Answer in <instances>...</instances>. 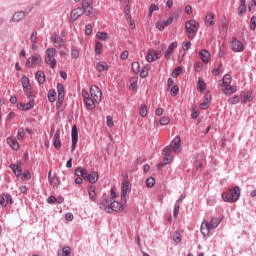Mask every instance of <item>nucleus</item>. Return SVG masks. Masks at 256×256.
I'll use <instances>...</instances> for the list:
<instances>
[{
    "label": "nucleus",
    "mask_w": 256,
    "mask_h": 256,
    "mask_svg": "<svg viewBox=\"0 0 256 256\" xmlns=\"http://www.w3.org/2000/svg\"><path fill=\"white\" fill-rule=\"evenodd\" d=\"M21 83H22V87H24L25 89H29V78L26 76H23L21 78Z\"/></svg>",
    "instance_id": "3c124183"
},
{
    "label": "nucleus",
    "mask_w": 256,
    "mask_h": 256,
    "mask_svg": "<svg viewBox=\"0 0 256 256\" xmlns=\"http://www.w3.org/2000/svg\"><path fill=\"white\" fill-rule=\"evenodd\" d=\"M72 137V152L75 151L77 147V142L79 141V131L77 130V126L73 125L71 130Z\"/></svg>",
    "instance_id": "f8f14e48"
},
{
    "label": "nucleus",
    "mask_w": 256,
    "mask_h": 256,
    "mask_svg": "<svg viewBox=\"0 0 256 256\" xmlns=\"http://www.w3.org/2000/svg\"><path fill=\"white\" fill-rule=\"evenodd\" d=\"M97 39L100 41H107L109 39V34L106 32H98L96 34Z\"/></svg>",
    "instance_id": "c9c22d12"
},
{
    "label": "nucleus",
    "mask_w": 256,
    "mask_h": 256,
    "mask_svg": "<svg viewBox=\"0 0 256 256\" xmlns=\"http://www.w3.org/2000/svg\"><path fill=\"white\" fill-rule=\"evenodd\" d=\"M194 69L197 72L201 71V69H203V64H201V62H195Z\"/></svg>",
    "instance_id": "338daca9"
},
{
    "label": "nucleus",
    "mask_w": 256,
    "mask_h": 256,
    "mask_svg": "<svg viewBox=\"0 0 256 256\" xmlns=\"http://www.w3.org/2000/svg\"><path fill=\"white\" fill-rule=\"evenodd\" d=\"M129 191H131V183L129 182V179L126 176V178H124V180L122 181V186H121L122 201L127 200V193H129Z\"/></svg>",
    "instance_id": "423d86ee"
},
{
    "label": "nucleus",
    "mask_w": 256,
    "mask_h": 256,
    "mask_svg": "<svg viewBox=\"0 0 256 256\" xmlns=\"http://www.w3.org/2000/svg\"><path fill=\"white\" fill-rule=\"evenodd\" d=\"M84 103L87 109H95V101H93V99L87 98L86 100H84Z\"/></svg>",
    "instance_id": "4c0bfd02"
},
{
    "label": "nucleus",
    "mask_w": 256,
    "mask_h": 256,
    "mask_svg": "<svg viewBox=\"0 0 256 256\" xmlns=\"http://www.w3.org/2000/svg\"><path fill=\"white\" fill-rule=\"evenodd\" d=\"M154 11H159V6H157L155 4H151L149 7L148 17H153Z\"/></svg>",
    "instance_id": "c03bdc74"
},
{
    "label": "nucleus",
    "mask_w": 256,
    "mask_h": 256,
    "mask_svg": "<svg viewBox=\"0 0 256 256\" xmlns=\"http://www.w3.org/2000/svg\"><path fill=\"white\" fill-rule=\"evenodd\" d=\"M199 57L203 61V63L207 64L209 63V59H211V53L204 49L199 53Z\"/></svg>",
    "instance_id": "5701e85b"
},
{
    "label": "nucleus",
    "mask_w": 256,
    "mask_h": 256,
    "mask_svg": "<svg viewBox=\"0 0 256 256\" xmlns=\"http://www.w3.org/2000/svg\"><path fill=\"white\" fill-rule=\"evenodd\" d=\"M101 51H103V44L101 42H96L95 53L101 55Z\"/></svg>",
    "instance_id": "603ef678"
},
{
    "label": "nucleus",
    "mask_w": 256,
    "mask_h": 256,
    "mask_svg": "<svg viewBox=\"0 0 256 256\" xmlns=\"http://www.w3.org/2000/svg\"><path fill=\"white\" fill-rule=\"evenodd\" d=\"M24 137H25V131L23 130V128H19L18 132H17L18 141H22V139H24Z\"/></svg>",
    "instance_id": "864d4df0"
},
{
    "label": "nucleus",
    "mask_w": 256,
    "mask_h": 256,
    "mask_svg": "<svg viewBox=\"0 0 256 256\" xmlns=\"http://www.w3.org/2000/svg\"><path fill=\"white\" fill-rule=\"evenodd\" d=\"M171 120L169 119V117H167V116H164V117H162L161 119H160V124L161 125H169V122H170Z\"/></svg>",
    "instance_id": "052dcab7"
},
{
    "label": "nucleus",
    "mask_w": 256,
    "mask_h": 256,
    "mask_svg": "<svg viewBox=\"0 0 256 256\" xmlns=\"http://www.w3.org/2000/svg\"><path fill=\"white\" fill-rule=\"evenodd\" d=\"M22 111H29V109H33L35 107V101H30L26 104H21Z\"/></svg>",
    "instance_id": "72a5a7b5"
},
{
    "label": "nucleus",
    "mask_w": 256,
    "mask_h": 256,
    "mask_svg": "<svg viewBox=\"0 0 256 256\" xmlns=\"http://www.w3.org/2000/svg\"><path fill=\"white\" fill-rule=\"evenodd\" d=\"M158 55L159 53H157L155 50H149L146 56V61H148V63H153V61H157V59H159Z\"/></svg>",
    "instance_id": "412c9836"
},
{
    "label": "nucleus",
    "mask_w": 256,
    "mask_h": 256,
    "mask_svg": "<svg viewBox=\"0 0 256 256\" xmlns=\"http://www.w3.org/2000/svg\"><path fill=\"white\" fill-rule=\"evenodd\" d=\"M25 17H27V12L18 11V12L14 13L11 21H12V23H19V21H23V19H25Z\"/></svg>",
    "instance_id": "a211bd4d"
},
{
    "label": "nucleus",
    "mask_w": 256,
    "mask_h": 256,
    "mask_svg": "<svg viewBox=\"0 0 256 256\" xmlns=\"http://www.w3.org/2000/svg\"><path fill=\"white\" fill-rule=\"evenodd\" d=\"M13 204V198L9 194H0V205L1 207H7L8 205Z\"/></svg>",
    "instance_id": "ddd939ff"
},
{
    "label": "nucleus",
    "mask_w": 256,
    "mask_h": 256,
    "mask_svg": "<svg viewBox=\"0 0 256 256\" xmlns=\"http://www.w3.org/2000/svg\"><path fill=\"white\" fill-rule=\"evenodd\" d=\"M132 71L133 73H139V62L132 63Z\"/></svg>",
    "instance_id": "680f3d73"
},
{
    "label": "nucleus",
    "mask_w": 256,
    "mask_h": 256,
    "mask_svg": "<svg viewBox=\"0 0 256 256\" xmlns=\"http://www.w3.org/2000/svg\"><path fill=\"white\" fill-rule=\"evenodd\" d=\"M56 53H57V50H55V48H48L46 50L45 63L47 65H50L51 69H55L57 65V60H55Z\"/></svg>",
    "instance_id": "39448f33"
},
{
    "label": "nucleus",
    "mask_w": 256,
    "mask_h": 256,
    "mask_svg": "<svg viewBox=\"0 0 256 256\" xmlns=\"http://www.w3.org/2000/svg\"><path fill=\"white\" fill-rule=\"evenodd\" d=\"M48 179L50 181V185H59V179H57V177H51V171L48 174Z\"/></svg>",
    "instance_id": "de8ad7c7"
},
{
    "label": "nucleus",
    "mask_w": 256,
    "mask_h": 256,
    "mask_svg": "<svg viewBox=\"0 0 256 256\" xmlns=\"http://www.w3.org/2000/svg\"><path fill=\"white\" fill-rule=\"evenodd\" d=\"M83 13H84V11L82 10V8L73 9L70 12L71 21H77V19H79V17H81L83 15Z\"/></svg>",
    "instance_id": "6ab92c4d"
},
{
    "label": "nucleus",
    "mask_w": 256,
    "mask_h": 256,
    "mask_svg": "<svg viewBox=\"0 0 256 256\" xmlns=\"http://www.w3.org/2000/svg\"><path fill=\"white\" fill-rule=\"evenodd\" d=\"M223 67V64L220 63L218 68H214L212 70V75H214V77H217V75H219V73H221V68Z\"/></svg>",
    "instance_id": "6e6d98bb"
},
{
    "label": "nucleus",
    "mask_w": 256,
    "mask_h": 256,
    "mask_svg": "<svg viewBox=\"0 0 256 256\" xmlns=\"http://www.w3.org/2000/svg\"><path fill=\"white\" fill-rule=\"evenodd\" d=\"M246 1L240 0V6L238 8V15L242 16L245 14V11H247V6H245Z\"/></svg>",
    "instance_id": "c756f323"
},
{
    "label": "nucleus",
    "mask_w": 256,
    "mask_h": 256,
    "mask_svg": "<svg viewBox=\"0 0 256 256\" xmlns=\"http://www.w3.org/2000/svg\"><path fill=\"white\" fill-rule=\"evenodd\" d=\"M137 88V77L131 78L130 89L135 90Z\"/></svg>",
    "instance_id": "13d9d810"
},
{
    "label": "nucleus",
    "mask_w": 256,
    "mask_h": 256,
    "mask_svg": "<svg viewBox=\"0 0 256 256\" xmlns=\"http://www.w3.org/2000/svg\"><path fill=\"white\" fill-rule=\"evenodd\" d=\"M48 101H50V103H55V101H57V92L55 89H50L48 91Z\"/></svg>",
    "instance_id": "cd10ccee"
},
{
    "label": "nucleus",
    "mask_w": 256,
    "mask_h": 256,
    "mask_svg": "<svg viewBox=\"0 0 256 256\" xmlns=\"http://www.w3.org/2000/svg\"><path fill=\"white\" fill-rule=\"evenodd\" d=\"M84 179H87L89 183H97V181H99V174L97 172H92L90 174L87 172V177Z\"/></svg>",
    "instance_id": "393cba45"
},
{
    "label": "nucleus",
    "mask_w": 256,
    "mask_h": 256,
    "mask_svg": "<svg viewBox=\"0 0 256 256\" xmlns=\"http://www.w3.org/2000/svg\"><path fill=\"white\" fill-rule=\"evenodd\" d=\"M236 92H237V87L231 86L230 84L226 86L225 89L223 90V93H225V95H233V93H236Z\"/></svg>",
    "instance_id": "c85d7f7f"
},
{
    "label": "nucleus",
    "mask_w": 256,
    "mask_h": 256,
    "mask_svg": "<svg viewBox=\"0 0 256 256\" xmlns=\"http://www.w3.org/2000/svg\"><path fill=\"white\" fill-rule=\"evenodd\" d=\"M178 46L177 42H172L169 46L167 51L164 53L165 59L169 61L171 59V55H173V51H175V48Z\"/></svg>",
    "instance_id": "aec40b11"
},
{
    "label": "nucleus",
    "mask_w": 256,
    "mask_h": 256,
    "mask_svg": "<svg viewBox=\"0 0 256 256\" xmlns=\"http://www.w3.org/2000/svg\"><path fill=\"white\" fill-rule=\"evenodd\" d=\"M43 60L41 55L34 54L32 57L28 58L26 61V67H36L37 65H41Z\"/></svg>",
    "instance_id": "6e6552de"
},
{
    "label": "nucleus",
    "mask_w": 256,
    "mask_h": 256,
    "mask_svg": "<svg viewBox=\"0 0 256 256\" xmlns=\"http://www.w3.org/2000/svg\"><path fill=\"white\" fill-rule=\"evenodd\" d=\"M181 71H183V68L181 66H178L176 69L172 71V77L177 78L181 75Z\"/></svg>",
    "instance_id": "8fccbe9b"
},
{
    "label": "nucleus",
    "mask_w": 256,
    "mask_h": 256,
    "mask_svg": "<svg viewBox=\"0 0 256 256\" xmlns=\"http://www.w3.org/2000/svg\"><path fill=\"white\" fill-rule=\"evenodd\" d=\"M239 197H241V188L239 186H235L222 194V199L226 203H236V201H239Z\"/></svg>",
    "instance_id": "f03ea898"
},
{
    "label": "nucleus",
    "mask_w": 256,
    "mask_h": 256,
    "mask_svg": "<svg viewBox=\"0 0 256 256\" xmlns=\"http://www.w3.org/2000/svg\"><path fill=\"white\" fill-rule=\"evenodd\" d=\"M240 97L242 99L241 103H250L251 101H253V99H255L252 91L242 92Z\"/></svg>",
    "instance_id": "f3484780"
},
{
    "label": "nucleus",
    "mask_w": 256,
    "mask_h": 256,
    "mask_svg": "<svg viewBox=\"0 0 256 256\" xmlns=\"http://www.w3.org/2000/svg\"><path fill=\"white\" fill-rule=\"evenodd\" d=\"M84 13L87 17H95V15H97V10L90 6V8H86V10H84Z\"/></svg>",
    "instance_id": "2f4dec72"
},
{
    "label": "nucleus",
    "mask_w": 256,
    "mask_h": 256,
    "mask_svg": "<svg viewBox=\"0 0 256 256\" xmlns=\"http://www.w3.org/2000/svg\"><path fill=\"white\" fill-rule=\"evenodd\" d=\"M220 223L221 222L217 218H212L210 222L204 221L200 228L202 235H209L211 229H217Z\"/></svg>",
    "instance_id": "20e7f679"
},
{
    "label": "nucleus",
    "mask_w": 256,
    "mask_h": 256,
    "mask_svg": "<svg viewBox=\"0 0 256 256\" xmlns=\"http://www.w3.org/2000/svg\"><path fill=\"white\" fill-rule=\"evenodd\" d=\"M149 75V66H144L140 71V77L145 79Z\"/></svg>",
    "instance_id": "79ce46f5"
},
{
    "label": "nucleus",
    "mask_w": 256,
    "mask_h": 256,
    "mask_svg": "<svg viewBox=\"0 0 256 256\" xmlns=\"http://www.w3.org/2000/svg\"><path fill=\"white\" fill-rule=\"evenodd\" d=\"M127 200H123L121 198V203L117 200H109L105 199L100 204V209L102 211H106V213H111L112 211H116L117 213H121L125 209V203Z\"/></svg>",
    "instance_id": "f257e3e1"
},
{
    "label": "nucleus",
    "mask_w": 256,
    "mask_h": 256,
    "mask_svg": "<svg viewBox=\"0 0 256 256\" xmlns=\"http://www.w3.org/2000/svg\"><path fill=\"white\" fill-rule=\"evenodd\" d=\"M71 255V248L70 247H64L60 253H58V256H69Z\"/></svg>",
    "instance_id": "37998d69"
},
{
    "label": "nucleus",
    "mask_w": 256,
    "mask_h": 256,
    "mask_svg": "<svg viewBox=\"0 0 256 256\" xmlns=\"http://www.w3.org/2000/svg\"><path fill=\"white\" fill-rule=\"evenodd\" d=\"M197 31H199V22L195 20H189L185 23V33L188 39H195Z\"/></svg>",
    "instance_id": "7ed1b4c3"
},
{
    "label": "nucleus",
    "mask_w": 256,
    "mask_h": 256,
    "mask_svg": "<svg viewBox=\"0 0 256 256\" xmlns=\"http://www.w3.org/2000/svg\"><path fill=\"white\" fill-rule=\"evenodd\" d=\"M173 19V16H170L166 21L158 20L156 22V29H158L159 31H163L165 27H169V25L173 23Z\"/></svg>",
    "instance_id": "4468645a"
},
{
    "label": "nucleus",
    "mask_w": 256,
    "mask_h": 256,
    "mask_svg": "<svg viewBox=\"0 0 256 256\" xmlns=\"http://www.w3.org/2000/svg\"><path fill=\"white\" fill-rule=\"evenodd\" d=\"M57 93H58V100L56 102V106L59 108L63 105V101H65V86L63 84H57Z\"/></svg>",
    "instance_id": "0eeeda50"
},
{
    "label": "nucleus",
    "mask_w": 256,
    "mask_h": 256,
    "mask_svg": "<svg viewBox=\"0 0 256 256\" xmlns=\"http://www.w3.org/2000/svg\"><path fill=\"white\" fill-rule=\"evenodd\" d=\"M231 81H232V78H231V75L229 74H226L222 79V83L223 85H225V87H229L231 85Z\"/></svg>",
    "instance_id": "58836bf2"
},
{
    "label": "nucleus",
    "mask_w": 256,
    "mask_h": 256,
    "mask_svg": "<svg viewBox=\"0 0 256 256\" xmlns=\"http://www.w3.org/2000/svg\"><path fill=\"white\" fill-rule=\"evenodd\" d=\"M206 88H207V84L205 83V81L199 79L197 84L198 91H200V93H203V91H205Z\"/></svg>",
    "instance_id": "f704fd0d"
},
{
    "label": "nucleus",
    "mask_w": 256,
    "mask_h": 256,
    "mask_svg": "<svg viewBox=\"0 0 256 256\" xmlns=\"http://www.w3.org/2000/svg\"><path fill=\"white\" fill-rule=\"evenodd\" d=\"M91 5H93L92 0H83L82 1V10L85 11V10L89 9L91 7Z\"/></svg>",
    "instance_id": "a19ab883"
},
{
    "label": "nucleus",
    "mask_w": 256,
    "mask_h": 256,
    "mask_svg": "<svg viewBox=\"0 0 256 256\" xmlns=\"http://www.w3.org/2000/svg\"><path fill=\"white\" fill-rule=\"evenodd\" d=\"M88 195H89V198L92 200V201H95V186H89L88 187Z\"/></svg>",
    "instance_id": "ea45409f"
},
{
    "label": "nucleus",
    "mask_w": 256,
    "mask_h": 256,
    "mask_svg": "<svg viewBox=\"0 0 256 256\" xmlns=\"http://www.w3.org/2000/svg\"><path fill=\"white\" fill-rule=\"evenodd\" d=\"M205 24L210 26L215 25V14L208 12L205 17Z\"/></svg>",
    "instance_id": "a878e982"
},
{
    "label": "nucleus",
    "mask_w": 256,
    "mask_h": 256,
    "mask_svg": "<svg viewBox=\"0 0 256 256\" xmlns=\"http://www.w3.org/2000/svg\"><path fill=\"white\" fill-rule=\"evenodd\" d=\"M63 45H64V42L61 39V37L54 38V47H56L57 49H61Z\"/></svg>",
    "instance_id": "e433bc0d"
},
{
    "label": "nucleus",
    "mask_w": 256,
    "mask_h": 256,
    "mask_svg": "<svg viewBox=\"0 0 256 256\" xmlns=\"http://www.w3.org/2000/svg\"><path fill=\"white\" fill-rule=\"evenodd\" d=\"M6 143L13 151H19V141H17V138L10 136L6 139Z\"/></svg>",
    "instance_id": "dca6fc26"
},
{
    "label": "nucleus",
    "mask_w": 256,
    "mask_h": 256,
    "mask_svg": "<svg viewBox=\"0 0 256 256\" xmlns=\"http://www.w3.org/2000/svg\"><path fill=\"white\" fill-rule=\"evenodd\" d=\"M140 116L147 117V106L146 105H142L140 107Z\"/></svg>",
    "instance_id": "4d7b16f0"
},
{
    "label": "nucleus",
    "mask_w": 256,
    "mask_h": 256,
    "mask_svg": "<svg viewBox=\"0 0 256 256\" xmlns=\"http://www.w3.org/2000/svg\"><path fill=\"white\" fill-rule=\"evenodd\" d=\"M90 95L95 103H101V97L103 96V93L101 92V89H99L96 85L91 86Z\"/></svg>",
    "instance_id": "9d476101"
},
{
    "label": "nucleus",
    "mask_w": 256,
    "mask_h": 256,
    "mask_svg": "<svg viewBox=\"0 0 256 256\" xmlns=\"http://www.w3.org/2000/svg\"><path fill=\"white\" fill-rule=\"evenodd\" d=\"M10 169H12L14 175H16V177L21 176L22 170H21V164H12L10 165Z\"/></svg>",
    "instance_id": "bb28decb"
},
{
    "label": "nucleus",
    "mask_w": 256,
    "mask_h": 256,
    "mask_svg": "<svg viewBox=\"0 0 256 256\" xmlns=\"http://www.w3.org/2000/svg\"><path fill=\"white\" fill-rule=\"evenodd\" d=\"M164 155V163L165 165H169V163L173 162V156L171 155V147L166 146L163 150Z\"/></svg>",
    "instance_id": "2eb2a0df"
},
{
    "label": "nucleus",
    "mask_w": 256,
    "mask_h": 256,
    "mask_svg": "<svg viewBox=\"0 0 256 256\" xmlns=\"http://www.w3.org/2000/svg\"><path fill=\"white\" fill-rule=\"evenodd\" d=\"M31 43H37V32H33L30 36Z\"/></svg>",
    "instance_id": "774afa93"
},
{
    "label": "nucleus",
    "mask_w": 256,
    "mask_h": 256,
    "mask_svg": "<svg viewBox=\"0 0 256 256\" xmlns=\"http://www.w3.org/2000/svg\"><path fill=\"white\" fill-rule=\"evenodd\" d=\"M106 124L108 125V127H113L114 122H113V117L111 116H106Z\"/></svg>",
    "instance_id": "e2e57ef3"
},
{
    "label": "nucleus",
    "mask_w": 256,
    "mask_h": 256,
    "mask_svg": "<svg viewBox=\"0 0 256 256\" xmlns=\"http://www.w3.org/2000/svg\"><path fill=\"white\" fill-rule=\"evenodd\" d=\"M155 186V178L150 177L146 180V187H154Z\"/></svg>",
    "instance_id": "5fc2aeb1"
},
{
    "label": "nucleus",
    "mask_w": 256,
    "mask_h": 256,
    "mask_svg": "<svg viewBox=\"0 0 256 256\" xmlns=\"http://www.w3.org/2000/svg\"><path fill=\"white\" fill-rule=\"evenodd\" d=\"M168 147H170V151H174V153H181V137L176 136Z\"/></svg>",
    "instance_id": "9b49d317"
},
{
    "label": "nucleus",
    "mask_w": 256,
    "mask_h": 256,
    "mask_svg": "<svg viewBox=\"0 0 256 256\" xmlns=\"http://www.w3.org/2000/svg\"><path fill=\"white\" fill-rule=\"evenodd\" d=\"M75 175L77 177H83V179H85V177H87V170L79 167V168H76L75 170Z\"/></svg>",
    "instance_id": "7c9ffc66"
},
{
    "label": "nucleus",
    "mask_w": 256,
    "mask_h": 256,
    "mask_svg": "<svg viewBox=\"0 0 256 256\" xmlns=\"http://www.w3.org/2000/svg\"><path fill=\"white\" fill-rule=\"evenodd\" d=\"M36 79H37L38 83H40V84L45 83V73L43 71H37Z\"/></svg>",
    "instance_id": "473e14b6"
},
{
    "label": "nucleus",
    "mask_w": 256,
    "mask_h": 256,
    "mask_svg": "<svg viewBox=\"0 0 256 256\" xmlns=\"http://www.w3.org/2000/svg\"><path fill=\"white\" fill-rule=\"evenodd\" d=\"M86 35H91L93 33V26L91 24H87L85 28Z\"/></svg>",
    "instance_id": "69168bd1"
},
{
    "label": "nucleus",
    "mask_w": 256,
    "mask_h": 256,
    "mask_svg": "<svg viewBox=\"0 0 256 256\" xmlns=\"http://www.w3.org/2000/svg\"><path fill=\"white\" fill-rule=\"evenodd\" d=\"M239 101H241V98H239V96L235 95L234 97L228 99V103L230 105H237V103H239Z\"/></svg>",
    "instance_id": "09e8293b"
},
{
    "label": "nucleus",
    "mask_w": 256,
    "mask_h": 256,
    "mask_svg": "<svg viewBox=\"0 0 256 256\" xmlns=\"http://www.w3.org/2000/svg\"><path fill=\"white\" fill-rule=\"evenodd\" d=\"M22 179L24 181H26L27 179H31V172H29V170L24 171V173L22 174Z\"/></svg>",
    "instance_id": "0e129e2a"
},
{
    "label": "nucleus",
    "mask_w": 256,
    "mask_h": 256,
    "mask_svg": "<svg viewBox=\"0 0 256 256\" xmlns=\"http://www.w3.org/2000/svg\"><path fill=\"white\" fill-rule=\"evenodd\" d=\"M170 93H171V96H172V97H177V95L179 94V86L173 85V86L170 88Z\"/></svg>",
    "instance_id": "a18cd8bd"
},
{
    "label": "nucleus",
    "mask_w": 256,
    "mask_h": 256,
    "mask_svg": "<svg viewBox=\"0 0 256 256\" xmlns=\"http://www.w3.org/2000/svg\"><path fill=\"white\" fill-rule=\"evenodd\" d=\"M119 197V194H117L115 188H111L110 190V198H106L112 201H115V199H117Z\"/></svg>",
    "instance_id": "49530a36"
},
{
    "label": "nucleus",
    "mask_w": 256,
    "mask_h": 256,
    "mask_svg": "<svg viewBox=\"0 0 256 256\" xmlns=\"http://www.w3.org/2000/svg\"><path fill=\"white\" fill-rule=\"evenodd\" d=\"M61 131L60 130H56L55 134H54V147L55 149H61Z\"/></svg>",
    "instance_id": "4be33fe9"
},
{
    "label": "nucleus",
    "mask_w": 256,
    "mask_h": 256,
    "mask_svg": "<svg viewBox=\"0 0 256 256\" xmlns=\"http://www.w3.org/2000/svg\"><path fill=\"white\" fill-rule=\"evenodd\" d=\"M96 71L103 73V71H109V64L104 61H100L96 64Z\"/></svg>",
    "instance_id": "b1692460"
},
{
    "label": "nucleus",
    "mask_w": 256,
    "mask_h": 256,
    "mask_svg": "<svg viewBox=\"0 0 256 256\" xmlns=\"http://www.w3.org/2000/svg\"><path fill=\"white\" fill-rule=\"evenodd\" d=\"M256 28V17L253 16L250 20V29H252V31H255Z\"/></svg>",
    "instance_id": "bf43d9fd"
},
{
    "label": "nucleus",
    "mask_w": 256,
    "mask_h": 256,
    "mask_svg": "<svg viewBox=\"0 0 256 256\" xmlns=\"http://www.w3.org/2000/svg\"><path fill=\"white\" fill-rule=\"evenodd\" d=\"M231 49L234 51V53H243V51H245V46L243 45V42L237 40L236 37H233L231 42Z\"/></svg>",
    "instance_id": "1a4fd4ad"
}]
</instances>
